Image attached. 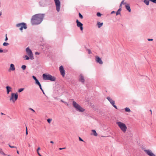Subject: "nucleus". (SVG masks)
Instances as JSON below:
<instances>
[{"label": "nucleus", "mask_w": 156, "mask_h": 156, "mask_svg": "<svg viewBox=\"0 0 156 156\" xmlns=\"http://www.w3.org/2000/svg\"><path fill=\"white\" fill-rule=\"evenodd\" d=\"M122 10V9L121 8H120L116 12V15H120V12Z\"/></svg>", "instance_id": "412c9836"}, {"label": "nucleus", "mask_w": 156, "mask_h": 156, "mask_svg": "<svg viewBox=\"0 0 156 156\" xmlns=\"http://www.w3.org/2000/svg\"><path fill=\"white\" fill-rule=\"evenodd\" d=\"M97 15L98 16L100 17L101 16V14L100 13L98 12L97 13Z\"/></svg>", "instance_id": "c756f323"}, {"label": "nucleus", "mask_w": 156, "mask_h": 156, "mask_svg": "<svg viewBox=\"0 0 156 156\" xmlns=\"http://www.w3.org/2000/svg\"><path fill=\"white\" fill-rule=\"evenodd\" d=\"M39 3L41 6L44 7L46 5V2L45 0H41L39 2Z\"/></svg>", "instance_id": "f8f14e48"}, {"label": "nucleus", "mask_w": 156, "mask_h": 156, "mask_svg": "<svg viewBox=\"0 0 156 156\" xmlns=\"http://www.w3.org/2000/svg\"><path fill=\"white\" fill-rule=\"evenodd\" d=\"M27 130V127L26 126V131Z\"/></svg>", "instance_id": "4d7b16f0"}, {"label": "nucleus", "mask_w": 156, "mask_h": 156, "mask_svg": "<svg viewBox=\"0 0 156 156\" xmlns=\"http://www.w3.org/2000/svg\"><path fill=\"white\" fill-rule=\"evenodd\" d=\"M35 55H39V53H38V52H36L35 53Z\"/></svg>", "instance_id": "a18cd8bd"}, {"label": "nucleus", "mask_w": 156, "mask_h": 156, "mask_svg": "<svg viewBox=\"0 0 156 156\" xmlns=\"http://www.w3.org/2000/svg\"><path fill=\"white\" fill-rule=\"evenodd\" d=\"M3 52V51L2 49H0V53H2Z\"/></svg>", "instance_id": "c03bdc74"}, {"label": "nucleus", "mask_w": 156, "mask_h": 156, "mask_svg": "<svg viewBox=\"0 0 156 156\" xmlns=\"http://www.w3.org/2000/svg\"><path fill=\"white\" fill-rule=\"evenodd\" d=\"M79 16L81 19H82L83 18V16L80 14V13H79Z\"/></svg>", "instance_id": "7c9ffc66"}, {"label": "nucleus", "mask_w": 156, "mask_h": 156, "mask_svg": "<svg viewBox=\"0 0 156 156\" xmlns=\"http://www.w3.org/2000/svg\"><path fill=\"white\" fill-rule=\"evenodd\" d=\"M9 70L14 71L15 70V67L14 65L13 64H11L9 68Z\"/></svg>", "instance_id": "f3484780"}, {"label": "nucleus", "mask_w": 156, "mask_h": 156, "mask_svg": "<svg viewBox=\"0 0 156 156\" xmlns=\"http://www.w3.org/2000/svg\"><path fill=\"white\" fill-rule=\"evenodd\" d=\"M115 12L114 11H112V12H111V14H112L113 13H115Z\"/></svg>", "instance_id": "de8ad7c7"}, {"label": "nucleus", "mask_w": 156, "mask_h": 156, "mask_svg": "<svg viewBox=\"0 0 156 156\" xmlns=\"http://www.w3.org/2000/svg\"><path fill=\"white\" fill-rule=\"evenodd\" d=\"M125 111L126 112H130L131 111L130 109L129 108H127V107L125 108Z\"/></svg>", "instance_id": "393cba45"}, {"label": "nucleus", "mask_w": 156, "mask_h": 156, "mask_svg": "<svg viewBox=\"0 0 156 156\" xmlns=\"http://www.w3.org/2000/svg\"><path fill=\"white\" fill-rule=\"evenodd\" d=\"M148 41H152L153 40V39H148Z\"/></svg>", "instance_id": "79ce46f5"}, {"label": "nucleus", "mask_w": 156, "mask_h": 156, "mask_svg": "<svg viewBox=\"0 0 156 156\" xmlns=\"http://www.w3.org/2000/svg\"><path fill=\"white\" fill-rule=\"evenodd\" d=\"M125 7L126 9L129 12H130L131 11V9L129 6V5L127 4L125 5Z\"/></svg>", "instance_id": "6ab92c4d"}, {"label": "nucleus", "mask_w": 156, "mask_h": 156, "mask_svg": "<svg viewBox=\"0 0 156 156\" xmlns=\"http://www.w3.org/2000/svg\"><path fill=\"white\" fill-rule=\"evenodd\" d=\"M96 61L98 63L100 64H103V62L101 60V59L99 57L97 56L96 57Z\"/></svg>", "instance_id": "4468645a"}, {"label": "nucleus", "mask_w": 156, "mask_h": 156, "mask_svg": "<svg viewBox=\"0 0 156 156\" xmlns=\"http://www.w3.org/2000/svg\"><path fill=\"white\" fill-rule=\"evenodd\" d=\"M92 131L93 133V135L95 136H97V134L95 130H92Z\"/></svg>", "instance_id": "5701e85b"}, {"label": "nucleus", "mask_w": 156, "mask_h": 156, "mask_svg": "<svg viewBox=\"0 0 156 156\" xmlns=\"http://www.w3.org/2000/svg\"><path fill=\"white\" fill-rule=\"evenodd\" d=\"M18 98V95L17 93H12L11 94V97L10 98V100L12 101V102H14L17 100Z\"/></svg>", "instance_id": "423d86ee"}, {"label": "nucleus", "mask_w": 156, "mask_h": 156, "mask_svg": "<svg viewBox=\"0 0 156 156\" xmlns=\"http://www.w3.org/2000/svg\"><path fill=\"white\" fill-rule=\"evenodd\" d=\"M121 5H122V4H126V3H124V0H122V2H121Z\"/></svg>", "instance_id": "f704fd0d"}, {"label": "nucleus", "mask_w": 156, "mask_h": 156, "mask_svg": "<svg viewBox=\"0 0 156 156\" xmlns=\"http://www.w3.org/2000/svg\"><path fill=\"white\" fill-rule=\"evenodd\" d=\"M8 39L7 37V34H5V41H7L8 40Z\"/></svg>", "instance_id": "4c0bfd02"}, {"label": "nucleus", "mask_w": 156, "mask_h": 156, "mask_svg": "<svg viewBox=\"0 0 156 156\" xmlns=\"http://www.w3.org/2000/svg\"><path fill=\"white\" fill-rule=\"evenodd\" d=\"M32 77L33 78V79L35 80V83L37 85L40 83L39 82L37 79L36 78L35 76H33Z\"/></svg>", "instance_id": "a211bd4d"}, {"label": "nucleus", "mask_w": 156, "mask_h": 156, "mask_svg": "<svg viewBox=\"0 0 156 156\" xmlns=\"http://www.w3.org/2000/svg\"><path fill=\"white\" fill-rule=\"evenodd\" d=\"M43 79L45 80H50L51 81H54L56 80V78L52 76L51 75H47L46 74H43Z\"/></svg>", "instance_id": "7ed1b4c3"}, {"label": "nucleus", "mask_w": 156, "mask_h": 156, "mask_svg": "<svg viewBox=\"0 0 156 156\" xmlns=\"http://www.w3.org/2000/svg\"><path fill=\"white\" fill-rule=\"evenodd\" d=\"M79 80L80 82H81L82 83H84L85 82V80L82 74H80L79 76Z\"/></svg>", "instance_id": "ddd939ff"}, {"label": "nucleus", "mask_w": 156, "mask_h": 156, "mask_svg": "<svg viewBox=\"0 0 156 156\" xmlns=\"http://www.w3.org/2000/svg\"><path fill=\"white\" fill-rule=\"evenodd\" d=\"M51 120L52 119H47V121L49 123H51Z\"/></svg>", "instance_id": "473e14b6"}, {"label": "nucleus", "mask_w": 156, "mask_h": 156, "mask_svg": "<svg viewBox=\"0 0 156 156\" xmlns=\"http://www.w3.org/2000/svg\"><path fill=\"white\" fill-rule=\"evenodd\" d=\"M44 16V14H37L33 15L31 19V22L32 25H37L42 21Z\"/></svg>", "instance_id": "f257e3e1"}, {"label": "nucleus", "mask_w": 156, "mask_h": 156, "mask_svg": "<svg viewBox=\"0 0 156 156\" xmlns=\"http://www.w3.org/2000/svg\"><path fill=\"white\" fill-rule=\"evenodd\" d=\"M61 101L63 103H66L65 102H64V101H63L62 100H61Z\"/></svg>", "instance_id": "09e8293b"}, {"label": "nucleus", "mask_w": 156, "mask_h": 156, "mask_svg": "<svg viewBox=\"0 0 156 156\" xmlns=\"http://www.w3.org/2000/svg\"><path fill=\"white\" fill-rule=\"evenodd\" d=\"M37 153L39 156H42V155L40 154L39 151H37Z\"/></svg>", "instance_id": "37998d69"}, {"label": "nucleus", "mask_w": 156, "mask_h": 156, "mask_svg": "<svg viewBox=\"0 0 156 156\" xmlns=\"http://www.w3.org/2000/svg\"><path fill=\"white\" fill-rule=\"evenodd\" d=\"M16 27H20V30L21 31L22 30L23 28L26 29L27 28L26 23H18L16 25Z\"/></svg>", "instance_id": "39448f33"}, {"label": "nucleus", "mask_w": 156, "mask_h": 156, "mask_svg": "<svg viewBox=\"0 0 156 156\" xmlns=\"http://www.w3.org/2000/svg\"><path fill=\"white\" fill-rule=\"evenodd\" d=\"M26 135H27L28 134V131H27V130L26 131Z\"/></svg>", "instance_id": "8fccbe9b"}, {"label": "nucleus", "mask_w": 156, "mask_h": 156, "mask_svg": "<svg viewBox=\"0 0 156 156\" xmlns=\"http://www.w3.org/2000/svg\"><path fill=\"white\" fill-rule=\"evenodd\" d=\"M24 89L23 88H20L18 90V92L19 93L21 92L24 90Z\"/></svg>", "instance_id": "a878e982"}, {"label": "nucleus", "mask_w": 156, "mask_h": 156, "mask_svg": "<svg viewBox=\"0 0 156 156\" xmlns=\"http://www.w3.org/2000/svg\"><path fill=\"white\" fill-rule=\"evenodd\" d=\"M73 105L76 110L80 112H83L85 110V109L83 108L80 105L76 102L73 101Z\"/></svg>", "instance_id": "f03ea898"}, {"label": "nucleus", "mask_w": 156, "mask_h": 156, "mask_svg": "<svg viewBox=\"0 0 156 156\" xmlns=\"http://www.w3.org/2000/svg\"><path fill=\"white\" fill-rule=\"evenodd\" d=\"M87 51H88V53L89 54H90L91 53V52L90 49H88L87 50Z\"/></svg>", "instance_id": "e433bc0d"}, {"label": "nucleus", "mask_w": 156, "mask_h": 156, "mask_svg": "<svg viewBox=\"0 0 156 156\" xmlns=\"http://www.w3.org/2000/svg\"><path fill=\"white\" fill-rule=\"evenodd\" d=\"M116 123L120 128L121 130L123 133H125L127 129V127L125 124L123 122H117Z\"/></svg>", "instance_id": "20e7f679"}, {"label": "nucleus", "mask_w": 156, "mask_h": 156, "mask_svg": "<svg viewBox=\"0 0 156 156\" xmlns=\"http://www.w3.org/2000/svg\"><path fill=\"white\" fill-rule=\"evenodd\" d=\"M26 66L25 65H23L21 66V68L23 70H24L26 69Z\"/></svg>", "instance_id": "bb28decb"}, {"label": "nucleus", "mask_w": 156, "mask_h": 156, "mask_svg": "<svg viewBox=\"0 0 156 156\" xmlns=\"http://www.w3.org/2000/svg\"><path fill=\"white\" fill-rule=\"evenodd\" d=\"M76 23H77V26L78 27H80V30L82 31L83 29V24L80 22H79L78 20H76Z\"/></svg>", "instance_id": "9b49d317"}, {"label": "nucleus", "mask_w": 156, "mask_h": 156, "mask_svg": "<svg viewBox=\"0 0 156 156\" xmlns=\"http://www.w3.org/2000/svg\"><path fill=\"white\" fill-rule=\"evenodd\" d=\"M79 141H84L80 137H79Z\"/></svg>", "instance_id": "c9c22d12"}, {"label": "nucleus", "mask_w": 156, "mask_h": 156, "mask_svg": "<svg viewBox=\"0 0 156 156\" xmlns=\"http://www.w3.org/2000/svg\"><path fill=\"white\" fill-rule=\"evenodd\" d=\"M122 6V5H121V4H120V6H119L120 8H121Z\"/></svg>", "instance_id": "3c124183"}, {"label": "nucleus", "mask_w": 156, "mask_h": 156, "mask_svg": "<svg viewBox=\"0 0 156 156\" xmlns=\"http://www.w3.org/2000/svg\"><path fill=\"white\" fill-rule=\"evenodd\" d=\"M56 5V10L57 12L60 11L61 7V3L59 0H54Z\"/></svg>", "instance_id": "0eeeda50"}, {"label": "nucleus", "mask_w": 156, "mask_h": 156, "mask_svg": "<svg viewBox=\"0 0 156 156\" xmlns=\"http://www.w3.org/2000/svg\"><path fill=\"white\" fill-rule=\"evenodd\" d=\"M59 69L61 75H62L63 77H64L65 75V71L63 67L62 66H60L59 67Z\"/></svg>", "instance_id": "9d476101"}, {"label": "nucleus", "mask_w": 156, "mask_h": 156, "mask_svg": "<svg viewBox=\"0 0 156 156\" xmlns=\"http://www.w3.org/2000/svg\"><path fill=\"white\" fill-rule=\"evenodd\" d=\"M9 44L8 43L6 42H4L3 44V45L4 46H7Z\"/></svg>", "instance_id": "cd10ccee"}, {"label": "nucleus", "mask_w": 156, "mask_h": 156, "mask_svg": "<svg viewBox=\"0 0 156 156\" xmlns=\"http://www.w3.org/2000/svg\"><path fill=\"white\" fill-rule=\"evenodd\" d=\"M150 0H144V2L147 5H149V1Z\"/></svg>", "instance_id": "4be33fe9"}, {"label": "nucleus", "mask_w": 156, "mask_h": 156, "mask_svg": "<svg viewBox=\"0 0 156 156\" xmlns=\"http://www.w3.org/2000/svg\"><path fill=\"white\" fill-rule=\"evenodd\" d=\"M1 114L2 115H4V114L3 113H1Z\"/></svg>", "instance_id": "13d9d810"}, {"label": "nucleus", "mask_w": 156, "mask_h": 156, "mask_svg": "<svg viewBox=\"0 0 156 156\" xmlns=\"http://www.w3.org/2000/svg\"><path fill=\"white\" fill-rule=\"evenodd\" d=\"M106 98L108 100V101L110 102V103L112 104V105L116 109H117V106L115 105V102L114 101L112 100V99L110 97H107Z\"/></svg>", "instance_id": "1a4fd4ad"}, {"label": "nucleus", "mask_w": 156, "mask_h": 156, "mask_svg": "<svg viewBox=\"0 0 156 156\" xmlns=\"http://www.w3.org/2000/svg\"><path fill=\"white\" fill-rule=\"evenodd\" d=\"M50 143L52 144H53L54 143V142L53 141H51Z\"/></svg>", "instance_id": "603ef678"}, {"label": "nucleus", "mask_w": 156, "mask_h": 156, "mask_svg": "<svg viewBox=\"0 0 156 156\" xmlns=\"http://www.w3.org/2000/svg\"><path fill=\"white\" fill-rule=\"evenodd\" d=\"M2 14V12H0V16H1Z\"/></svg>", "instance_id": "864d4df0"}, {"label": "nucleus", "mask_w": 156, "mask_h": 156, "mask_svg": "<svg viewBox=\"0 0 156 156\" xmlns=\"http://www.w3.org/2000/svg\"><path fill=\"white\" fill-rule=\"evenodd\" d=\"M150 1L153 3L156 4V0H150Z\"/></svg>", "instance_id": "72a5a7b5"}, {"label": "nucleus", "mask_w": 156, "mask_h": 156, "mask_svg": "<svg viewBox=\"0 0 156 156\" xmlns=\"http://www.w3.org/2000/svg\"><path fill=\"white\" fill-rule=\"evenodd\" d=\"M97 24L98 25V27L99 28H100V27H102V26L103 24V23H101L100 22H98L97 23Z\"/></svg>", "instance_id": "aec40b11"}, {"label": "nucleus", "mask_w": 156, "mask_h": 156, "mask_svg": "<svg viewBox=\"0 0 156 156\" xmlns=\"http://www.w3.org/2000/svg\"><path fill=\"white\" fill-rule=\"evenodd\" d=\"M66 148L65 147L63 148H59V150H62L65 149Z\"/></svg>", "instance_id": "ea45409f"}, {"label": "nucleus", "mask_w": 156, "mask_h": 156, "mask_svg": "<svg viewBox=\"0 0 156 156\" xmlns=\"http://www.w3.org/2000/svg\"><path fill=\"white\" fill-rule=\"evenodd\" d=\"M29 109L30 110H31V111H32L34 112H35V111L32 108H29Z\"/></svg>", "instance_id": "58836bf2"}, {"label": "nucleus", "mask_w": 156, "mask_h": 156, "mask_svg": "<svg viewBox=\"0 0 156 156\" xmlns=\"http://www.w3.org/2000/svg\"><path fill=\"white\" fill-rule=\"evenodd\" d=\"M9 147H10L11 148H14V147H16H16H15L11 146L10 145H9Z\"/></svg>", "instance_id": "a19ab883"}, {"label": "nucleus", "mask_w": 156, "mask_h": 156, "mask_svg": "<svg viewBox=\"0 0 156 156\" xmlns=\"http://www.w3.org/2000/svg\"><path fill=\"white\" fill-rule=\"evenodd\" d=\"M150 111L151 112V114H152V111L151 110H150Z\"/></svg>", "instance_id": "6e6d98bb"}, {"label": "nucleus", "mask_w": 156, "mask_h": 156, "mask_svg": "<svg viewBox=\"0 0 156 156\" xmlns=\"http://www.w3.org/2000/svg\"><path fill=\"white\" fill-rule=\"evenodd\" d=\"M38 85L39 86V87H40V89L42 90V91L43 92V93L44 94V93L42 88V87H41V84H40V83L38 84Z\"/></svg>", "instance_id": "b1692460"}, {"label": "nucleus", "mask_w": 156, "mask_h": 156, "mask_svg": "<svg viewBox=\"0 0 156 156\" xmlns=\"http://www.w3.org/2000/svg\"><path fill=\"white\" fill-rule=\"evenodd\" d=\"M145 151L147 154L150 156H153L154 154L150 150H146Z\"/></svg>", "instance_id": "2eb2a0df"}, {"label": "nucleus", "mask_w": 156, "mask_h": 156, "mask_svg": "<svg viewBox=\"0 0 156 156\" xmlns=\"http://www.w3.org/2000/svg\"><path fill=\"white\" fill-rule=\"evenodd\" d=\"M7 90V93L8 94H9L10 92L11 91L12 88L9 86H7L6 87Z\"/></svg>", "instance_id": "dca6fc26"}, {"label": "nucleus", "mask_w": 156, "mask_h": 156, "mask_svg": "<svg viewBox=\"0 0 156 156\" xmlns=\"http://www.w3.org/2000/svg\"><path fill=\"white\" fill-rule=\"evenodd\" d=\"M26 51L27 54L30 57V59L32 60L33 59H34V56L31 50L28 47H27L26 49Z\"/></svg>", "instance_id": "6e6552de"}, {"label": "nucleus", "mask_w": 156, "mask_h": 156, "mask_svg": "<svg viewBox=\"0 0 156 156\" xmlns=\"http://www.w3.org/2000/svg\"><path fill=\"white\" fill-rule=\"evenodd\" d=\"M40 147H38V148L37 149V151H39V150H40Z\"/></svg>", "instance_id": "49530a36"}, {"label": "nucleus", "mask_w": 156, "mask_h": 156, "mask_svg": "<svg viewBox=\"0 0 156 156\" xmlns=\"http://www.w3.org/2000/svg\"><path fill=\"white\" fill-rule=\"evenodd\" d=\"M29 147H30V144H29Z\"/></svg>", "instance_id": "bf43d9fd"}, {"label": "nucleus", "mask_w": 156, "mask_h": 156, "mask_svg": "<svg viewBox=\"0 0 156 156\" xmlns=\"http://www.w3.org/2000/svg\"><path fill=\"white\" fill-rule=\"evenodd\" d=\"M26 60H29L30 58L27 55H25L24 57Z\"/></svg>", "instance_id": "c85d7f7f"}, {"label": "nucleus", "mask_w": 156, "mask_h": 156, "mask_svg": "<svg viewBox=\"0 0 156 156\" xmlns=\"http://www.w3.org/2000/svg\"><path fill=\"white\" fill-rule=\"evenodd\" d=\"M17 153L18 154H19V152L18 151H17Z\"/></svg>", "instance_id": "5fc2aeb1"}, {"label": "nucleus", "mask_w": 156, "mask_h": 156, "mask_svg": "<svg viewBox=\"0 0 156 156\" xmlns=\"http://www.w3.org/2000/svg\"><path fill=\"white\" fill-rule=\"evenodd\" d=\"M0 154H1L3 155H5V154L2 151H0Z\"/></svg>", "instance_id": "2f4dec72"}]
</instances>
